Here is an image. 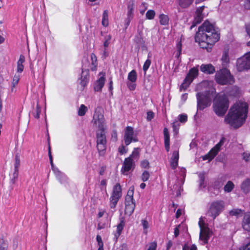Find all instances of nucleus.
<instances>
[{
  "mask_svg": "<svg viewBox=\"0 0 250 250\" xmlns=\"http://www.w3.org/2000/svg\"><path fill=\"white\" fill-rule=\"evenodd\" d=\"M220 39V33L217 28L208 21L199 27L198 31L195 36L196 42H198L200 47L210 51L212 46Z\"/></svg>",
  "mask_w": 250,
  "mask_h": 250,
  "instance_id": "1",
  "label": "nucleus"
},
{
  "mask_svg": "<svg viewBox=\"0 0 250 250\" xmlns=\"http://www.w3.org/2000/svg\"><path fill=\"white\" fill-rule=\"evenodd\" d=\"M248 108L246 102L239 101L230 108L225 121L234 128L240 127L245 121Z\"/></svg>",
  "mask_w": 250,
  "mask_h": 250,
  "instance_id": "2",
  "label": "nucleus"
},
{
  "mask_svg": "<svg viewBox=\"0 0 250 250\" xmlns=\"http://www.w3.org/2000/svg\"><path fill=\"white\" fill-rule=\"evenodd\" d=\"M229 106V101L225 94L219 95L215 101L213 108L215 113L219 116H223L226 113Z\"/></svg>",
  "mask_w": 250,
  "mask_h": 250,
  "instance_id": "3",
  "label": "nucleus"
},
{
  "mask_svg": "<svg viewBox=\"0 0 250 250\" xmlns=\"http://www.w3.org/2000/svg\"><path fill=\"white\" fill-rule=\"evenodd\" d=\"M215 80L221 85L232 84L234 82L233 76L227 68H223L216 72Z\"/></svg>",
  "mask_w": 250,
  "mask_h": 250,
  "instance_id": "4",
  "label": "nucleus"
},
{
  "mask_svg": "<svg viewBox=\"0 0 250 250\" xmlns=\"http://www.w3.org/2000/svg\"><path fill=\"white\" fill-rule=\"evenodd\" d=\"M97 148L100 156H104L106 149L105 130H97L96 131Z\"/></svg>",
  "mask_w": 250,
  "mask_h": 250,
  "instance_id": "5",
  "label": "nucleus"
},
{
  "mask_svg": "<svg viewBox=\"0 0 250 250\" xmlns=\"http://www.w3.org/2000/svg\"><path fill=\"white\" fill-rule=\"evenodd\" d=\"M224 202L222 200L213 202L210 204L207 214L215 219L224 209Z\"/></svg>",
  "mask_w": 250,
  "mask_h": 250,
  "instance_id": "6",
  "label": "nucleus"
},
{
  "mask_svg": "<svg viewBox=\"0 0 250 250\" xmlns=\"http://www.w3.org/2000/svg\"><path fill=\"white\" fill-rule=\"evenodd\" d=\"M196 97L198 110H203L210 104L209 94L207 92H198Z\"/></svg>",
  "mask_w": 250,
  "mask_h": 250,
  "instance_id": "7",
  "label": "nucleus"
},
{
  "mask_svg": "<svg viewBox=\"0 0 250 250\" xmlns=\"http://www.w3.org/2000/svg\"><path fill=\"white\" fill-rule=\"evenodd\" d=\"M122 196V188L120 184H116L113 188L112 195L110 198V207L112 209H115L117 204Z\"/></svg>",
  "mask_w": 250,
  "mask_h": 250,
  "instance_id": "8",
  "label": "nucleus"
},
{
  "mask_svg": "<svg viewBox=\"0 0 250 250\" xmlns=\"http://www.w3.org/2000/svg\"><path fill=\"white\" fill-rule=\"evenodd\" d=\"M236 66L239 72L250 69V51L237 60Z\"/></svg>",
  "mask_w": 250,
  "mask_h": 250,
  "instance_id": "9",
  "label": "nucleus"
},
{
  "mask_svg": "<svg viewBox=\"0 0 250 250\" xmlns=\"http://www.w3.org/2000/svg\"><path fill=\"white\" fill-rule=\"evenodd\" d=\"M198 75V69L197 67H194L189 70L183 83L180 86V89L186 90L193 81V79Z\"/></svg>",
  "mask_w": 250,
  "mask_h": 250,
  "instance_id": "10",
  "label": "nucleus"
},
{
  "mask_svg": "<svg viewBox=\"0 0 250 250\" xmlns=\"http://www.w3.org/2000/svg\"><path fill=\"white\" fill-rule=\"evenodd\" d=\"M199 225L200 228V239L204 241L205 243H207L212 232L208 227L205 226L203 221H199Z\"/></svg>",
  "mask_w": 250,
  "mask_h": 250,
  "instance_id": "11",
  "label": "nucleus"
},
{
  "mask_svg": "<svg viewBox=\"0 0 250 250\" xmlns=\"http://www.w3.org/2000/svg\"><path fill=\"white\" fill-rule=\"evenodd\" d=\"M92 122L97 125L98 130H106L104 115L99 112H95Z\"/></svg>",
  "mask_w": 250,
  "mask_h": 250,
  "instance_id": "12",
  "label": "nucleus"
},
{
  "mask_svg": "<svg viewBox=\"0 0 250 250\" xmlns=\"http://www.w3.org/2000/svg\"><path fill=\"white\" fill-rule=\"evenodd\" d=\"M134 131L133 128L131 126H127L125 128V135H124V140L126 146L129 145L132 141L137 142L138 139L136 137H133Z\"/></svg>",
  "mask_w": 250,
  "mask_h": 250,
  "instance_id": "13",
  "label": "nucleus"
},
{
  "mask_svg": "<svg viewBox=\"0 0 250 250\" xmlns=\"http://www.w3.org/2000/svg\"><path fill=\"white\" fill-rule=\"evenodd\" d=\"M135 164L133 162L132 159L131 157H129L125 159L123 163V166L121 169L123 173L128 172L129 170H133L134 168Z\"/></svg>",
  "mask_w": 250,
  "mask_h": 250,
  "instance_id": "14",
  "label": "nucleus"
},
{
  "mask_svg": "<svg viewBox=\"0 0 250 250\" xmlns=\"http://www.w3.org/2000/svg\"><path fill=\"white\" fill-rule=\"evenodd\" d=\"M134 41L138 46H141L143 49L146 50L147 49L146 46L145 45V41L143 38V35L141 32H139L138 34L135 36Z\"/></svg>",
  "mask_w": 250,
  "mask_h": 250,
  "instance_id": "15",
  "label": "nucleus"
},
{
  "mask_svg": "<svg viewBox=\"0 0 250 250\" xmlns=\"http://www.w3.org/2000/svg\"><path fill=\"white\" fill-rule=\"evenodd\" d=\"M200 70L208 74H213L215 72V68L211 64H202L200 66Z\"/></svg>",
  "mask_w": 250,
  "mask_h": 250,
  "instance_id": "16",
  "label": "nucleus"
},
{
  "mask_svg": "<svg viewBox=\"0 0 250 250\" xmlns=\"http://www.w3.org/2000/svg\"><path fill=\"white\" fill-rule=\"evenodd\" d=\"M179 160V153L178 151H174L172 153V156L170 160V166L173 169L176 168L178 165Z\"/></svg>",
  "mask_w": 250,
  "mask_h": 250,
  "instance_id": "17",
  "label": "nucleus"
},
{
  "mask_svg": "<svg viewBox=\"0 0 250 250\" xmlns=\"http://www.w3.org/2000/svg\"><path fill=\"white\" fill-rule=\"evenodd\" d=\"M105 78L101 77L94 83V89L96 91H100L104 85Z\"/></svg>",
  "mask_w": 250,
  "mask_h": 250,
  "instance_id": "18",
  "label": "nucleus"
},
{
  "mask_svg": "<svg viewBox=\"0 0 250 250\" xmlns=\"http://www.w3.org/2000/svg\"><path fill=\"white\" fill-rule=\"evenodd\" d=\"M241 190L245 193H248L250 191V179L247 178L244 180L241 186Z\"/></svg>",
  "mask_w": 250,
  "mask_h": 250,
  "instance_id": "19",
  "label": "nucleus"
},
{
  "mask_svg": "<svg viewBox=\"0 0 250 250\" xmlns=\"http://www.w3.org/2000/svg\"><path fill=\"white\" fill-rule=\"evenodd\" d=\"M242 226L245 230L250 231V214L245 215L243 220Z\"/></svg>",
  "mask_w": 250,
  "mask_h": 250,
  "instance_id": "20",
  "label": "nucleus"
},
{
  "mask_svg": "<svg viewBox=\"0 0 250 250\" xmlns=\"http://www.w3.org/2000/svg\"><path fill=\"white\" fill-rule=\"evenodd\" d=\"M164 135L165 138V146L166 149L167 151H168L169 150V135L167 128H164Z\"/></svg>",
  "mask_w": 250,
  "mask_h": 250,
  "instance_id": "21",
  "label": "nucleus"
},
{
  "mask_svg": "<svg viewBox=\"0 0 250 250\" xmlns=\"http://www.w3.org/2000/svg\"><path fill=\"white\" fill-rule=\"evenodd\" d=\"M125 205V214L130 216L133 212L135 208V203H128Z\"/></svg>",
  "mask_w": 250,
  "mask_h": 250,
  "instance_id": "22",
  "label": "nucleus"
},
{
  "mask_svg": "<svg viewBox=\"0 0 250 250\" xmlns=\"http://www.w3.org/2000/svg\"><path fill=\"white\" fill-rule=\"evenodd\" d=\"M217 153V151L212 148L208 154L203 156V160H208L209 162L214 158Z\"/></svg>",
  "mask_w": 250,
  "mask_h": 250,
  "instance_id": "23",
  "label": "nucleus"
},
{
  "mask_svg": "<svg viewBox=\"0 0 250 250\" xmlns=\"http://www.w3.org/2000/svg\"><path fill=\"white\" fill-rule=\"evenodd\" d=\"M25 61L24 56L22 55H21L20 59L17 62V72L19 73H21L24 68V66L22 63Z\"/></svg>",
  "mask_w": 250,
  "mask_h": 250,
  "instance_id": "24",
  "label": "nucleus"
},
{
  "mask_svg": "<svg viewBox=\"0 0 250 250\" xmlns=\"http://www.w3.org/2000/svg\"><path fill=\"white\" fill-rule=\"evenodd\" d=\"M194 0H178V4L182 8L188 7L193 2Z\"/></svg>",
  "mask_w": 250,
  "mask_h": 250,
  "instance_id": "25",
  "label": "nucleus"
},
{
  "mask_svg": "<svg viewBox=\"0 0 250 250\" xmlns=\"http://www.w3.org/2000/svg\"><path fill=\"white\" fill-rule=\"evenodd\" d=\"M203 19V14H196L194 19L193 21L192 25L190 26V29L195 27L196 24L200 23Z\"/></svg>",
  "mask_w": 250,
  "mask_h": 250,
  "instance_id": "26",
  "label": "nucleus"
},
{
  "mask_svg": "<svg viewBox=\"0 0 250 250\" xmlns=\"http://www.w3.org/2000/svg\"><path fill=\"white\" fill-rule=\"evenodd\" d=\"M108 11L107 10H105L104 11L103 14V19L102 23L104 26H107L108 25Z\"/></svg>",
  "mask_w": 250,
  "mask_h": 250,
  "instance_id": "27",
  "label": "nucleus"
},
{
  "mask_svg": "<svg viewBox=\"0 0 250 250\" xmlns=\"http://www.w3.org/2000/svg\"><path fill=\"white\" fill-rule=\"evenodd\" d=\"M160 22L162 25H167L168 24L169 18L168 16L164 14H161L159 16Z\"/></svg>",
  "mask_w": 250,
  "mask_h": 250,
  "instance_id": "28",
  "label": "nucleus"
},
{
  "mask_svg": "<svg viewBox=\"0 0 250 250\" xmlns=\"http://www.w3.org/2000/svg\"><path fill=\"white\" fill-rule=\"evenodd\" d=\"M234 188V184L230 181H229L224 186V189L226 192H230Z\"/></svg>",
  "mask_w": 250,
  "mask_h": 250,
  "instance_id": "29",
  "label": "nucleus"
},
{
  "mask_svg": "<svg viewBox=\"0 0 250 250\" xmlns=\"http://www.w3.org/2000/svg\"><path fill=\"white\" fill-rule=\"evenodd\" d=\"M128 80L132 83H134L137 79L136 72L134 70H132L128 75Z\"/></svg>",
  "mask_w": 250,
  "mask_h": 250,
  "instance_id": "30",
  "label": "nucleus"
},
{
  "mask_svg": "<svg viewBox=\"0 0 250 250\" xmlns=\"http://www.w3.org/2000/svg\"><path fill=\"white\" fill-rule=\"evenodd\" d=\"M225 141H226V138L224 137H222L220 142L217 144H216L213 148L215 151H217V152L218 153V151L220 150V148L221 146L223 145Z\"/></svg>",
  "mask_w": 250,
  "mask_h": 250,
  "instance_id": "31",
  "label": "nucleus"
},
{
  "mask_svg": "<svg viewBox=\"0 0 250 250\" xmlns=\"http://www.w3.org/2000/svg\"><path fill=\"white\" fill-rule=\"evenodd\" d=\"M124 218L123 217H122L121 218L120 223L118 225L117 228V232H119L121 233L122 231L124 228V227L125 226V221Z\"/></svg>",
  "mask_w": 250,
  "mask_h": 250,
  "instance_id": "32",
  "label": "nucleus"
},
{
  "mask_svg": "<svg viewBox=\"0 0 250 250\" xmlns=\"http://www.w3.org/2000/svg\"><path fill=\"white\" fill-rule=\"evenodd\" d=\"M87 110V108L84 104H82L79 108L78 111V115L81 116H83L85 115L86 111Z\"/></svg>",
  "mask_w": 250,
  "mask_h": 250,
  "instance_id": "33",
  "label": "nucleus"
},
{
  "mask_svg": "<svg viewBox=\"0 0 250 250\" xmlns=\"http://www.w3.org/2000/svg\"><path fill=\"white\" fill-rule=\"evenodd\" d=\"M88 79V71H86V75L84 76H82L81 81L80 84L83 87L85 86L87 83Z\"/></svg>",
  "mask_w": 250,
  "mask_h": 250,
  "instance_id": "34",
  "label": "nucleus"
},
{
  "mask_svg": "<svg viewBox=\"0 0 250 250\" xmlns=\"http://www.w3.org/2000/svg\"><path fill=\"white\" fill-rule=\"evenodd\" d=\"M8 244L3 239H0V250H7Z\"/></svg>",
  "mask_w": 250,
  "mask_h": 250,
  "instance_id": "35",
  "label": "nucleus"
},
{
  "mask_svg": "<svg viewBox=\"0 0 250 250\" xmlns=\"http://www.w3.org/2000/svg\"><path fill=\"white\" fill-rule=\"evenodd\" d=\"M20 80V76L19 75H15L12 82V86L11 88V92L14 91V87L16 85L18 84Z\"/></svg>",
  "mask_w": 250,
  "mask_h": 250,
  "instance_id": "36",
  "label": "nucleus"
},
{
  "mask_svg": "<svg viewBox=\"0 0 250 250\" xmlns=\"http://www.w3.org/2000/svg\"><path fill=\"white\" fill-rule=\"evenodd\" d=\"M155 15V12L154 10H149L146 13V17L149 20H152L154 18Z\"/></svg>",
  "mask_w": 250,
  "mask_h": 250,
  "instance_id": "37",
  "label": "nucleus"
},
{
  "mask_svg": "<svg viewBox=\"0 0 250 250\" xmlns=\"http://www.w3.org/2000/svg\"><path fill=\"white\" fill-rule=\"evenodd\" d=\"M150 64H151V60H149V59L146 60V61L145 62L144 65H143V69L145 72V74H146V72L147 70V69H148V68L149 67Z\"/></svg>",
  "mask_w": 250,
  "mask_h": 250,
  "instance_id": "38",
  "label": "nucleus"
},
{
  "mask_svg": "<svg viewBox=\"0 0 250 250\" xmlns=\"http://www.w3.org/2000/svg\"><path fill=\"white\" fill-rule=\"evenodd\" d=\"M182 250H197V248L195 244L188 246L187 244H186L183 246Z\"/></svg>",
  "mask_w": 250,
  "mask_h": 250,
  "instance_id": "39",
  "label": "nucleus"
},
{
  "mask_svg": "<svg viewBox=\"0 0 250 250\" xmlns=\"http://www.w3.org/2000/svg\"><path fill=\"white\" fill-rule=\"evenodd\" d=\"M149 176H150V174H149V172L148 171L145 170L144 171V172L143 173V174L142 175V176H141L142 180L143 182H146L147 180H148Z\"/></svg>",
  "mask_w": 250,
  "mask_h": 250,
  "instance_id": "40",
  "label": "nucleus"
},
{
  "mask_svg": "<svg viewBox=\"0 0 250 250\" xmlns=\"http://www.w3.org/2000/svg\"><path fill=\"white\" fill-rule=\"evenodd\" d=\"M199 177H200V185L199 186L200 188H205V185L204 183L205 182V175L203 173H200L199 174Z\"/></svg>",
  "mask_w": 250,
  "mask_h": 250,
  "instance_id": "41",
  "label": "nucleus"
},
{
  "mask_svg": "<svg viewBox=\"0 0 250 250\" xmlns=\"http://www.w3.org/2000/svg\"><path fill=\"white\" fill-rule=\"evenodd\" d=\"M20 165V160L19 157L16 155L15 156V170L18 171V168Z\"/></svg>",
  "mask_w": 250,
  "mask_h": 250,
  "instance_id": "42",
  "label": "nucleus"
},
{
  "mask_svg": "<svg viewBox=\"0 0 250 250\" xmlns=\"http://www.w3.org/2000/svg\"><path fill=\"white\" fill-rule=\"evenodd\" d=\"M242 210L240 209H233L229 211V214L232 216H237L239 215Z\"/></svg>",
  "mask_w": 250,
  "mask_h": 250,
  "instance_id": "43",
  "label": "nucleus"
},
{
  "mask_svg": "<svg viewBox=\"0 0 250 250\" xmlns=\"http://www.w3.org/2000/svg\"><path fill=\"white\" fill-rule=\"evenodd\" d=\"M245 29L248 35L250 37V22L245 25ZM247 45L250 46V41L247 42Z\"/></svg>",
  "mask_w": 250,
  "mask_h": 250,
  "instance_id": "44",
  "label": "nucleus"
},
{
  "mask_svg": "<svg viewBox=\"0 0 250 250\" xmlns=\"http://www.w3.org/2000/svg\"><path fill=\"white\" fill-rule=\"evenodd\" d=\"M154 113L151 111H149L147 112V117H146V120L148 121H150L154 117Z\"/></svg>",
  "mask_w": 250,
  "mask_h": 250,
  "instance_id": "45",
  "label": "nucleus"
},
{
  "mask_svg": "<svg viewBox=\"0 0 250 250\" xmlns=\"http://www.w3.org/2000/svg\"><path fill=\"white\" fill-rule=\"evenodd\" d=\"M141 167L144 168H148L149 167V163L147 160H144L141 162Z\"/></svg>",
  "mask_w": 250,
  "mask_h": 250,
  "instance_id": "46",
  "label": "nucleus"
},
{
  "mask_svg": "<svg viewBox=\"0 0 250 250\" xmlns=\"http://www.w3.org/2000/svg\"><path fill=\"white\" fill-rule=\"evenodd\" d=\"M188 117L186 114H181L179 115V121L181 123H185L187 121Z\"/></svg>",
  "mask_w": 250,
  "mask_h": 250,
  "instance_id": "47",
  "label": "nucleus"
},
{
  "mask_svg": "<svg viewBox=\"0 0 250 250\" xmlns=\"http://www.w3.org/2000/svg\"><path fill=\"white\" fill-rule=\"evenodd\" d=\"M128 203H130V204L135 203V202L133 200V197L126 196L125 198V204H126Z\"/></svg>",
  "mask_w": 250,
  "mask_h": 250,
  "instance_id": "48",
  "label": "nucleus"
},
{
  "mask_svg": "<svg viewBox=\"0 0 250 250\" xmlns=\"http://www.w3.org/2000/svg\"><path fill=\"white\" fill-rule=\"evenodd\" d=\"M157 247V243L155 242L149 244V247L147 250H156Z\"/></svg>",
  "mask_w": 250,
  "mask_h": 250,
  "instance_id": "49",
  "label": "nucleus"
},
{
  "mask_svg": "<svg viewBox=\"0 0 250 250\" xmlns=\"http://www.w3.org/2000/svg\"><path fill=\"white\" fill-rule=\"evenodd\" d=\"M105 40L104 42V47H107L109 44V41L111 40V36L110 35H108L107 36L105 37Z\"/></svg>",
  "mask_w": 250,
  "mask_h": 250,
  "instance_id": "50",
  "label": "nucleus"
},
{
  "mask_svg": "<svg viewBox=\"0 0 250 250\" xmlns=\"http://www.w3.org/2000/svg\"><path fill=\"white\" fill-rule=\"evenodd\" d=\"M133 6L131 5H128V13H127V15H128V17H131L133 15Z\"/></svg>",
  "mask_w": 250,
  "mask_h": 250,
  "instance_id": "51",
  "label": "nucleus"
},
{
  "mask_svg": "<svg viewBox=\"0 0 250 250\" xmlns=\"http://www.w3.org/2000/svg\"><path fill=\"white\" fill-rule=\"evenodd\" d=\"M243 157L244 160H245L246 162L250 161V153L244 152L243 154Z\"/></svg>",
  "mask_w": 250,
  "mask_h": 250,
  "instance_id": "52",
  "label": "nucleus"
},
{
  "mask_svg": "<svg viewBox=\"0 0 250 250\" xmlns=\"http://www.w3.org/2000/svg\"><path fill=\"white\" fill-rule=\"evenodd\" d=\"M180 125V124L178 123V121H175L172 124V127L173 128L174 131L176 132L177 131V130L178 129V127Z\"/></svg>",
  "mask_w": 250,
  "mask_h": 250,
  "instance_id": "53",
  "label": "nucleus"
},
{
  "mask_svg": "<svg viewBox=\"0 0 250 250\" xmlns=\"http://www.w3.org/2000/svg\"><path fill=\"white\" fill-rule=\"evenodd\" d=\"M133 192H134V187H131L129 188V190H128L127 194L126 196L133 197Z\"/></svg>",
  "mask_w": 250,
  "mask_h": 250,
  "instance_id": "54",
  "label": "nucleus"
},
{
  "mask_svg": "<svg viewBox=\"0 0 250 250\" xmlns=\"http://www.w3.org/2000/svg\"><path fill=\"white\" fill-rule=\"evenodd\" d=\"M229 59L227 53L226 52H225L222 56V60L223 61V62H229Z\"/></svg>",
  "mask_w": 250,
  "mask_h": 250,
  "instance_id": "55",
  "label": "nucleus"
},
{
  "mask_svg": "<svg viewBox=\"0 0 250 250\" xmlns=\"http://www.w3.org/2000/svg\"><path fill=\"white\" fill-rule=\"evenodd\" d=\"M180 227V225H178L175 229H174V237H177L179 234V227Z\"/></svg>",
  "mask_w": 250,
  "mask_h": 250,
  "instance_id": "56",
  "label": "nucleus"
},
{
  "mask_svg": "<svg viewBox=\"0 0 250 250\" xmlns=\"http://www.w3.org/2000/svg\"><path fill=\"white\" fill-rule=\"evenodd\" d=\"M205 8L204 6H202L198 8L196 11V14H202V12Z\"/></svg>",
  "mask_w": 250,
  "mask_h": 250,
  "instance_id": "57",
  "label": "nucleus"
},
{
  "mask_svg": "<svg viewBox=\"0 0 250 250\" xmlns=\"http://www.w3.org/2000/svg\"><path fill=\"white\" fill-rule=\"evenodd\" d=\"M48 155H49V160H50V162L51 165L52 167H53V160H52V155H51V154L50 146H49V147H48Z\"/></svg>",
  "mask_w": 250,
  "mask_h": 250,
  "instance_id": "58",
  "label": "nucleus"
},
{
  "mask_svg": "<svg viewBox=\"0 0 250 250\" xmlns=\"http://www.w3.org/2000/svg\"><path fill=\"white\" fill-rule=\"evenodd\" d=\"M138 155L139 152L136 150V149H135V150L132 152L131 155L129 157H131V158L132 159L135 157H137Z\"/></svg>",
  "mask_w": 250,
  "mask_h": 250,
  "instance_id": "59",
  "label": "nucleus"
},
{
  "mask_svg": "<svg viewBox=\"0 0 250 250\" xmlns=\"http://www.w3.org/2000/svg\"><path fill=\"white\" fill-rule=\"evenodd\" d=\"M142 222L144 229H146L148 228V223L146 220H143Z\"/></svg>",
  "mask_w": 250,
  "mask_h": 250,
  "instance_id": "60",
  "label": "nucleus"
},
{
  "mask_svg": "<svg viewBox=\"0 0 250 250\" xmlns=\"http://www.w3.org/2000/svg\"><path fill=\"white\" fill-rule=\"evenodd\" d=\"M96 239H97V241L98 242V245H104V244L103 243V241H102V238H101V237L100 235H98L97 236Z\"/></svg>",
  "mask_w": 250,
  "mask_h": 250,
  "instance_id": "61",
  "label": "nucleus"
},
{
  "mask_svg": "<svg viewBox=\"0 0 250 250\" xmlns=\"http://www.w3.org/2000/svg\"><path fill=\"white\" fill-rule=\"evenodd\" d=\"M244 6L246 9L250 10V0H246Z\"/></svg>",
  "mask_w": 250,
  "mask_h": 250,
  "instance_id": "62",
  "label": "nucleus"
},
{
  "mask_svg": "<svg viewBox=\"0 0 250 250\" xmlns=\"http://www.w3.org/2000/svg\"><path fill=\"white\" fill-rule=\"evenodd\" d=\"M239 250H250V242L247 244L245 246L241 248Z\"/></svg>",
  "mask_w": 250,
  "mask_h": 250,
  "instance_id": "63",
  "label": "nucleus"
},
{
  "mask_svg": "<svg viewBox=\"0 0 250 250\" xmlns=\"http://www.w3.org/2000/svg\"><path fill=\"white\" fill-rule=\"evenodd\" d=\"M119 151L122 154H123L125 153H126V152L124 146H122L121 147H119Z\"/></svg>",
  "mask_w": 250,
  "mask_h": 250,
  "instance_id": "64",
  "label": "nucleus"
}]
</instances>
